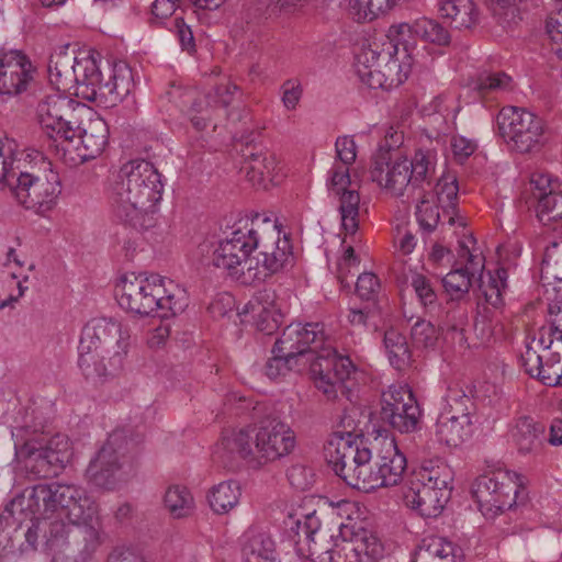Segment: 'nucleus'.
Listing matches in <instances>:
<instances>
[{
  "label": "nucleus",
  "mask_w": 562,
  "mask_h": 562,
  "mask_svg": "<svg viewBox=\"0 0 562 562\" xmlns=\"http://www.w3.org/2000/svg\"><path fill=\"white\" fill-rule=\"evenodd\" d=\"M241 551L244 562H277L276 542L262 530H248Z\"/></svg>",
  "instance_id": "58836bf2"
},
{
  "label": "nucleus",
  "mask_w": 562,
  "mask_h": 562,
  "mask_svg": "<svg viewBox=\"0 0 562 562\" xmlns=\"http://www.w3.org/2000/svg\"><path fill=\"white\" fill-rule=\"evenodd\" d=\"M380 289V282L375 274L364 272L360 274L356 283V292L362 300H373Z\"/></svg>",
  "instance_id": "69168bd1"
},
{
  "label": "nucleus",
  "mask_w": 562,
  "mask_h": 562,
  "mask_svg": "<svg viewBox=\"0 0 562 562\" xmlns=\"http://www.w3.org/2000/svg\"><path fill=\"white\" fill-rule=\"evenodd\" d=\"M531 183L538 190V218L544 224L562 220V183L544 175L532 177Z\"/></svg>",
  "instance_id": "c756f323"
},
{
  "label": "nucleus",
  "mask_w": 562,
  "mask_h": 562,
  "mask_svg": "<svg viewBox=\"0 0 562 562\" xmlns=\"http://www.w3.org/2000/svg\"><path fill=\"white\" fill-rule=\"evenodd\" d=\"M78 353V367L87 380L101 381L121 369L110 367V356L94 346L79 341Z\"/></svg>",
  "instance_id": "f704fd0d"
},
{
  "label": "nucleus",
  "mask_w": 562,
  "mask_h": 562,
  "mask_svg": "<svg viewBox=\"0 0 562 562\" xmlns=\"http://www.w3.org/2000/svg\"><path fill=\"white\" fill-rule=\"evenodd\" d=\"M240 495V484L228 480L214 485L209 492L207 501L214 513L226 514L238 504Z\"/></svg>",
  "instance_id": "79ce46f5"
},
{
  "label": "nucleus",
  "mask_w": 562,
  "mask_h": 562,
  "mask_svg": "<svg viewBox=\"0 0 562 562\" xmlns=\"http://www.w3.org/2000/svg\"><path fill=\"white\" fill-rule=\"evenodd\" d=\"M64 518L66 517L56 514L41 519V522L46 526V537H44V539H46L47 543L54 544L55 542L63 540L68 533Z\"/></svg>",
  "instance_id": "680f3d73"
},
{
  "label": "nucleus",
  "mask_w": 562,
  "mask_h": 562,
  "mask_svg": "<svg viewBox=\"0 0 562 562\" xmlns=\"http://www.w3.org/2000/svg\"><path fill=\"white\" fill-rule=\"evenodd\" d=\"M32 79V64L26 55L15 49L0 50V94L18 95Z\"/></svg>",
  "instance_id": "bb28decb"
},
{
  "label": "nucleus",
  "mask_w": 562,
  "mask_h": 562,
  "mask_svg": "<svg viewBox=\"0 0 562 562\" xmlns=\"http://www.w3.org/2000/svg\"><path fill=\"white\" fill-rule=\"evenodd\" d=\"M77 56L68 52V46L54 52L48 60L47 71L49 82L56 90L68 91L72 89Z\"/></svg>",
  "instance_id": "e433bc0d"
},
{
  "label": "nucleus",
  "mask_w": 562,
  "mask_h": 562,
  "mask_svg": "<svg viewBox=\"0 0 562 562\" xmlns=\"http://www.w3.org/2000/svg\"><path fill=\"white\" fill-rule=\"evenodd\" d=\"M450 147L453 158L463 164L476 150L477 145L473 139L456 135L451 138Z\"/></svg>",
  "instance_id": "338daca9"
},
{
  "label": "nucleus",
  "mask_w": 562,
  "mask_h": 562,
  "mask_svg": "<svg viewBox=\"0 0 562 562\" xmlns=\"http://www.w3.org/2000/svg\"><path fill=\"white\" fill-rule=\"evenodd\" d=\"M252 224L245 225L233 229L225 238L218 241L211 257L212 265L225 271L229 277L241 283H251L246 281L249 262L254 259L249 258L254 251Z\"/></svg>",
  "instance_id": "ddd939ff"
},
{
  "label": "nucleus",
  "mask_w": 562,
  "mask_h": 562,
  "mask_svg": "<svg viewBox=\"0 0 562 562\" xmlns=\"http://www.w3.org/2000/svg\"><path fill=\"white\" fill-rule=\"evenodd\" d=\"M164 503L170 515L175 518L187 517L194 508V501L190 491L180 485L170 486L166 491Z\"/></svg>",
  "instance_id": "49530a36"
},
{
  "label": "nucleus",
  "mask_w": 562,
  "mask_h": 562,
  "mask_svg": "<svg viewBox=\"0 0 562 562\" xmlns=\"http://www.w3.org/2000/svg\"><path fill=\"white\" fill-rule=\"evenodd\" d=\"M252 224L254 258L256 265L249 262L246 281H263L267 277L279 272L293 260L292 245L289 237L283 234L278 225L268 222L266 225Z\"/></svg>",
  "instance_id": "9d476101"
},
{
  "label": "nucleus",
  "mask_w": 562,
  "mask_h": 562,
  "mask_svg": "<svg viewBox=\"0 0 562 562\" xmlns=\"http://www.w3.org/2000/svg\"><path fill=\"white\" fill-rule=\"evenodd\" d=\"M546 31L550 40V49L562 59V8H557L548 16Z\"/></svg>",
  "instance_id": "5fc2aeb1"
},
{
  "label": "nucleus",
  "mask_w": 562,
  "mask_h": 562,
  "mask_svg": "<svg viewBox=\"0 0 562 562\" xmlns=\"http://www.w3.org/2000/svg\"><path fill=\"white\" fill-rule=\"evenodd\" d=\"M507 271L503 268L496 269L493 273L488 272V280L485 282L480 278V290L485 301L493 307L503 305V292L506 288Z\"/></svg>",
  "instance_id": "de8ad7c7"
},
{
  "label": "nucleus",
  "mask_w": 562,
  "mask_h": 562,
  "mask_svg": "<svg viewBox=\"0 0 562 562\" xmlns=\"http://www.w3.org/2000/svg\"><path fill=\"white\" fill-rule=\"evenodd\" d=\"M412 288L420 305L427 313L430 315L439 313L440 306L437 293L429 279L423 274L416 273L412 277Z\"/></svg>",
  "instance_id": "09e8293b"
},
{
  "label": "nucleus",
  "mask_w": 562,
  "mask_h": 562,
  "mask_svg": "<svg viewBox=\"0 0 562 562\" xmlns=\"http://www.w3.org/2000/svg\"><path fill=\"white\" fill-rule=\"evenodd\" d=\"M161 176L147 160L124 164L119 171L112 192L115 216L136 228L151 226L153 214L162 196Z\"/></svg>",
  "instance_id": "f03ea898"
},
{
  "label": "nucleus",
  "mask_w": 562,
  "mask_h": 562,
  "mask_svg": "<svg viewBox=\"0 0 562 562\" xmlns=\"http://www.w3.org/2000/svg\"><path fill=\"white\" fill-rule=\"evenodd\" d=\"M239 315L249 316L258 330L271 335L282 324L283 314L273 290L257 292L239 311Z\"/></svg>",
  "instance_id": "c85d7f7f"
},
{
  "label": "nucleus",
  "mask_w": 562,
  "mask_h": 562,
  "mask_svg": "<svg viewBox=\"0 0 562 562\" xmlns=\"http://www.w3.org/2000/svg\"><path fill=\"white\" fill-rule=\"evenodd\" d=\"M550 323L538 330L541 341L548 344H551L552 339L562 340V306H559L557 312L550 310Z\"/></svg>",
  "instance_id": "e2e57ef3"
},
{
  "label": "nucleus",
  "mask_w": 562,
  "mask_h": 562,
  "mask_svg": "<svg viewBox=\"0 0 562 562\" xmlns=\"http://www.w3.org/2000/svg\"><path fill=\"white\" fill-rule=\"evenodd\" d=\"M115 296L123 310L139 316L168 318L188 306L187 291L160 276L124 274Z\"/></svg>",
  "instance_id": "20e7f679"
},
{
  "label": "nucleus",
  "mask_w": 562,
  "mask_h": 562,
  "mask_svg": "<svg viewBox=\"0 0 562 562\" xmlns=\"http://www.w3.org/2000/svg\"><path fill=\"white\" fill-rule=\"evenodd\" d=\"M476 89L482 93L507 92L514 89V82L504 71L483 72L476 80Z\"/></svg>",
  "instance_id": "8fccbe9b"
},
{
  "label": "nucleus",
  "mask_w": 562,
  "mask_h": 562,
  "mask_svg": "<svg viewBox=\"0 0 562 562\" xmlns=\"http://www.w3.org/2000/svg\"><path fill=\"white\" fill-rule=\"evenodd\" d=\"M168 29L176 34L182 49L188 52H193L195 49V41L192 30L184 22L182 16L176 15L170 22Z\"/></svg>",
  "instance_id": "052dcab7"
},
{
  "label": "nucleus",
  "mask_w": 562,
  "mask_h": 562,
  "mask_svg": "<svg viewBox=\"0 0 562 562\" xmlns=\"http://www.w3.org/2000/svg\"><path fill=\"white\" fill-rule=\"evenodd\" d=\"M0 189H8L26 210L45 216L57 204L60 181L58 175L52 170L45 175L18 171L11 159H2Z\"/></svg>",
  "instance_id": "6e6552de"
},
{
  "label": "nucleus",
  "mask_w": 562,
  "mask_h": 562,
  "mask_svg": "<svg viewBox=\"0 0 562 562\" xmlns=\"http://www.w3.org/2000/svg\"><path fill=\"white\" fill-rule=\"evenodd\" d=\"M74 102L59 93L43 98L36 106V121L43 133L58 144L71 143L78 126L72 122Z\"/></svg>",
  "instance_id": "f3484780"
},
{
  "label": "nucleus",
  "mask_w": 562,
  "mask_h": 562,
  "mask_svg": "<svg viewBox=\"0 0 562 562\" xmlns=\"http://www.w3.org/2000/svg\"><path fill=\"white\" fill-rule=\"evenodd\" d=\"M124 435L122 431H113L106 442L98 451L87 470L86 477L89 483L97 487L113 490L119 481V472L122 463L121 458L124 454L122 442Z\"/></svg>",
  "instance_id": "4be33fe9"
},
{
  "label": "nucleus",
  "mask_w": 562,
  "mask_h": 562,
  "mask_svg": "<svg viewBox=\"0 0 562 562\" xmlns=\"http://www.w3.org/2000/svg\"><path fill=\"white\" fill-rule=\"evenodd\" d=\"M429 474L427 477L425 474L419 476V480L408 477L403 486V501L407 507L416 510L422 517L435 518L441 514L450 497L449 492L440 487L435 490L425 487L424 481L430 482L431 477L435 481L438 480L441 486H445L442 483L447 480V476L440 475L439 472Z\"/></svg>",
  "instance_id": "5701e85b"
},
{
  "label": "nucleus",
  "mask_w": 562,
  "mask_h": 562,
  "mask_svg": "<svg viewBox=\"0 0 562 562\" xmlns=\"http://www.w3.org/2000/svg\"><path fill=\"white\" fill-rule=\"evenodd\" d=\"M499 135L519 153H528L544 140L543 121L524 108L504 106L497 115Z\"/></svg>",
  "instance_id": "4468645a"
},
{
  "label": "nucleus",
  "mask_w": 562,
  "mask_h": 562,
  "mask_svg": "<svg viewBox=\"0 0 562 562\" xmlns=\"http://www.w3.org/2000/svg\"><path fill=\"white\" fill-rule=\"evenodd\" d=\"M383 344L387 359L393 368L401 371L409 366L411 350L404 335L394 328H390L384 333Z\"/></svg>",
  "instance_id": "c03bdc74"
},
{
  "label": "nucleus",
  "mask_w": 562,
  "mask_h": 562,
  "mask_svg": "<svg viewBox=\"0 0 562 562\" xmlns=\"http://www.w3.org/2000/svg\"><path fill=\"white\" fill-rule=\"evenodd\" d=\"M415 553L427 562H460L462 559V550L442 537L424 539Z\"/></svg>",
  "instance_id": "ea45409f"
},
{
  "label": "nucleus",
  "mask_w": 562,
  "mask_h": 562,
  "mask_svg": "<svg viewBox=\"0 0 562 562\" xmlns=\"http://www.w3.org/2000/svg\"><path fill=\"white\" fill-rule=\"evenodd\" d=\"M238 87L226 80L217 83L204 94L195 97L187 111V115L192 126L199 131H204L215 120L216 112L226 109L234 100Z\"/></svg>",
  "instance_id": "b1692460"
},
{
  "label": "nucleus",
  "mask_w": 562,
  "mask_h": 562,
  "mask_svg": "<svg viewBox=\"0 0 562 562\" xmlns=\"http://www.w3.org/2000/svg\"><path fill=\"white\" fill-rule=\"evenodd\" d=\"M281 91L284 108L289 111L295 110L302 98V85L296 79H289L281 86Z\"/></svg>",
  "instance_id": "0e129e2a"
},
{
  "label": "nucleus",
  "mask_w": 562,
  "mask_h": 562,
  "mask_svg": "<svg viewBox=\"0 0 562 562\" xmlns=\"http://www.w3.org/2000/svg\"><path fill=\"white\" fill-rule=\"evenodd\" d=\"M413 344L418 348H434L438 340V330L427 321H417L411 330Z\"/></svg>",
  "instance_id": "603ef678"
},
{
  "label": "nucleus",
  "mask_w": 562,
  "mask_h": 562,
  "mask_svg": "<svg viewBox=\"0 0 562 562\" xmlns=\"http://www.w3.org/2000/svg\"><path fill=\"white\" fill-rule=\"evenodd\" d=\"M326 342L324 327L319 323L291 324L286 326L274 348L297 361L306 352L317 353Z\"/></svg>",
  "instance_id": "393cba45"
},
{
  "label": "nucleus",
  "mask_w": 562,
  "mask_h": 562,
  "mask_svg": "<svg viewBox=\"0 0 562 562\" xmlns=\"http://www.w3.org/2000/svg\"><path fill=\"white\" fill-rule=\"evenodd\" d=\"M473 432L472 422L456 420L438 416L436 423V437L440 443L448 447H460Z\"/></svg>",
  "instance_id": "a19ab883"
},
{
  "label": "nucleus",
  "mask_w": 562,
  "mask_h": 562,
  "mask_svg": "<svg viewBox=\"0 0 562 562\" xmlns=\"http://www.w3.org/2000/svg\"><path fill=\"white\" fill-rule=\"evenodd\" d=\"M438 11L454 29H471L479 22V10L472 0H439Z\"/></svg>",
  "instance_id": "c9c22d12"
},
{
  "label": "nucleus",
  "mask_w": 562,
  "mask_h": 562,
  "mask_svg": "<svg viewBox=\"0 0 562 562\" xmlns=\"http://www.w3.org/2000/svg\"><path fill=\"white\" fill-rule=\"evenodd\" d=\"M353 371L350 358L338 355L330 345H325L311 363L315 386L327 400H336L339 394L346 393L345 383Z\"/></svg>",
  "instance_id": "dca6fc26"
},
{
  "label": "nucleus",
  "mask_w": 562,
  "mask_h": 562,
  "mask_svg": "<svg viewBox=\"0 0 562 562\" xmlns=\"http://www.w3.org/2000/svg\"><path fill=\"white\" fill-rule=\"evenodd\" d=\"M27 436V427L12 431L16 461L27 475L34 479L54 476L70 461L72 452L67 436L57 434L48 440Z\"/></svg>",
  "instance_id": "0eeeda50"
},
{
  "label": "nucleus",
  "mask_w": 562,
  "mask_h": 562,
  "mask_svg": "<svg viewBox=\"0 0 562 562\" xmlns=\"http://www.w3.org/2000/svg\"><path fill=\"white\" fill-rule=\"evenodd\" d=\"M294 531V542L299 546V550L303 551L304 546L307 547L308 558L312 560L313 547L322 548L325 550L329 544L327 533L321 530V521L315 512L304 516V520H296Z\"/></svg>",
  "instance_id": "4c0bfd02"
},
{
  "label": "nucleus",
  "mask_w": 562,
  "mask_h": 562,
  "mask_svg": "<svg viewBox=\"0 0 562 562\" xmlns=\"http://www.w3.org/2000/svg\"><path fill=\"white\" fill-rule=\"evenodd\" d=\"M381 418L400 432L418 428L422 409L407 385H391L382 393Z\"/></svg>",
  "instance_id": "aec40b11"
},
{
  "label": "nucleus",
  "mask_w": 562,
  "mask_h": 562,
  "mask_svg": "<svg viewBox=\"0 0 562 562\" xmlns=\"http://www.w3.org/2000/svg\"><path fill=\"white\" fill-rule=\"evenodd\" d=\"M416 218L424 232H434L440 220L438 206L430 204L428 200L423 198L416 207Z\"/></svg>",
  "instance_id": "13d9d810"
},
{
  "label": "nucleus",
  "mask_w": 562,
  "mask_h": 562,
  "mask_svg": "<svg viewBox=\"0 0 562 562\" xmlns=\"http://www.w3.org/2000/svg\"><path fill=\"white\" fill-rule=\"evenodd\" d=\"M341 539L325 550L313 547V562H378L383 544L374 531L357 524L341 525Z\"/></svg>",
  "instance_id": "1a4fd4ad"
},
{
  "label": "nucleus",
  "mask_w": 562,
  "mask_h": 562,
  "mask_svg": "<svg viewBox=\"0 0 562 562\" xmlns=\"http://www.w3.org/2000/svg\"><path fill=\"white\" fill-rule=\"evenodd\" d=\"M371 449L374 450L376 471H372V463L368 461L360 491L368 493L380 487L397 485L403 479L407 461L394 439H375Z\"/></svg>",
  "instance_id": "2eb2a0df"
},
{
  "label": "nucleus",
  "mask_w": 562,
  "mask_h": 562,
  "mask_svg": "<svg viewBox=\"0 0 562 562\" xmlns=\"http://www.w3.org/2000/svg\"><path fill=\"white\" fill-rule=\"evenodd\" d=\"M255 148H251L254 150ZM277 159L274 154L258 149L246 154V176L256 187L267 188L274 181L277 175Z\"/></svg>",
  "instance_id": "72a5a7b5"
},
{
  "label": "nucleus",
  "mask_w": 562,
  "mask_h": 562,
  "mask_svg": "<svg viewBox=\"0 0 562 562\" xmlns=\"http://www.w3.org/2000/svg\"><path fill=\"white\" fill-rule=\"evenodd\" d=\"M532 344H536L541 352L531 345L526 346L520 357L526 373L539 379L546 385L562 386V340L552 339L551 344L542 342L541 335L537 334Z\"/></svg>",
  "instance_id": "a211bd4d"
},
{
  "label": "nucleus",
  "mask_w": 562,
  "mask_h": 562,
  "mask_svg": "<svg viewBox=\"0 0 562 562\" xmlns=\"http://www.w3.org/2000/svg\"><path fill=\"white\" fill-rule=\"evenodd\" d=\"M524 493L518 474L502 469L480 475L472 485L473 498L487 518L512 509Z\"/></svg>",
  "instance_id": "9b49d317"
},
{
  "label": "nucleus",
  "mask_w": 562,
  "mask_h": 562,
  "mask_svg": "<svg viewBox=\"0 0 562 562\" xmlns=\"http://www.w3.org/2000/svg\"><path fill=\"white\" fill-rule=\"evenodd\" d=\"M327 190L338 201L341 227L347 235H355L359 228L360 195L351 189L349 167L335 161L328 171Z\"/></svg>",
  "instance_id": "412c9836"
},
{
  "label": "nucleus",
  "mask_w": 562,
  "mask_h": 562,
  "mask_svg": "<svg viewBox=\"0 0 562 562\" xmlns=\"http://www.w3.org/2000/svg\"><path fill=\"white\" fill-rule=\"evenodd\" d=\"M179 0H155L151 5L153 18L162 23L164 20L171 18L178 8Z\"/></svg>",
  "instance_id": "774afa93"
},
{
  "label": "nucleus",
  "mask_w": 562,
  "mask_h": 562,
  "mask_svg": "<svg viewBox=\"0 0 562 562\" xmlns=\"http://www.w3.org/2000/svg\"><path fill=\"white\" fill-rule=\"evenodd\" d=\"M296 360L288 357L282 352H278L277 348L272 349V357L265 366V373L271 380H277L284 376L288 372L294 369Z\"/></svg>",
  "instance_id": "864d4df0"
},
{
  "label": "nucleus",
  "mask_w": 562,
  "mask_h": 562,
  "mask_svg": "<svg viewBox=\"0 0 562 562\" xmlns=\"http://www.w3.org/2000/svg\"><path fill=\"white\" fill-rule=\"evenodd\" d=\"M361 417L362 413L359 407L355 406L353 404L345 407L339 420L341 430L335 431L331 436L350 435L355 438V440H362V436L357 434Z\"/></svg>",
  "instance_id": "6e6d98bb"
},
{
  "label": "nucleus",
  "mask_w": 562,
  "mask_h": 562,
  "mask_svg": "<svg viewBox=\"0 0 562 562\" xmlns=\"http://www.w3.org/2000/svg\"><path fill=\"white\" fill-rule=\"evenodd\" d=\"M436 162L437 154L432 149L419 148L411 160L392 159L389 151L381 150L372 158L370 178L389 194L403 196L431 187Z\"/></svg>",
  "instance_id": "39448f33"
},
{
  "label": "nucleus",
  "mask_w": 562,
  "mask_h": 562,
  "mask_svg": "<svg viewBox=\"0 0 562 562\" xmlns=\"http://www.w3.org/2000/svg\"><path fill=\"white\" fill-rule=\"evenodd\" d=\"M414 58L402 43L392 41L363 45L356 55L355 69L371 89L390 90L401 86L412 71Z\"/></svg>",
  "instance_id": "423d86ee"
},
{
  "label": "nucleus",
  "mask_w": 562,
  "mask_h": 562,
  "mask_svg": "<svg viewBox=\"0 0 562 562\" xmlns=\"http://www.w3.org/2000/svg\"><path fill=\"white\" fill-rule=\"evenodd\" d=\"M484 265L477 262L476 267H461L451 270L443 279L442 285L452 300L462 299L472 285V279L476 273H481Z\"/></svg>",
  "instance_id": "37998d69"
},
{
  "label": "nucleus",
  "mask_w": 562,
  "mask_h": 562,
  "mask_svg": "<svg viewBox=\"0 0 562 562\" xmlns=\"http://www.w3.org/2000/svg\"><path fill=\"white\" fill-rule=\"evenodd\" d=\"M109 81L99 88L98 102L108 106H114L122 102L132 91L134 86L132 69L124 61L115 63L111 69Z\"/></svg>",
  "instance_id": "473e14b6"
},
{
  "label": "nucleus",
  "mask_w": 562,
  "mask_h": 562,
  "mask_svg": "<svg viewBox=\"0 0 562 562\" xmlns=\"http://www.w3.org/2000/svg\"><path fill=\"white\" fill-rule=\"evenodd\" d=\"M474 409L472 400L461 390H449L446 396V405L439 416L456 420L472 422Z\"/></svg>",
  "instance_id": "a18cd8bd"
},
{
  "label": "nucleus",
  "mask_w": 562,
  "mask_h": 562,
  "mask_svg": "<svg viewBox=\"0 0 562 562\" xmlns=\"http://www.w3.org/2000/svg\"><path fill=\"white\" fill-rule=\"evenodd\" d=\"M336 161L339 165L350 167L357 158V145L353 137L339 136L335 143Z\"/></svg>",
  "instance_id": "bf43d9fd"
},
{
  "label": "nucleus",
  "mask_w": 562,
  "mask_h": 562,
  "mask_svg": "<svg viewBox=\"0 0 562 562\" xmlns=\"http://www.w3.org/2000/svg\"><path fill=\"white\" fill-rule=\"evenodd\" d=\"M324 456L333 471L350 487L360 491L363 471L372 459V449L363 440L350 435L330 436L324 447Z\"/></svg>",
  "instance_id": "f8f14e48"
},
{
  "label": "nucleus",
  "mask_w": 562,
  "mask_h": 562,
  "mask_svg": "<svg viewBox=\"0 0 562 562\" xmlns=\"http://www.w3.org/2000/svg\"><path fill=\"white\" fill-rule=\"evenodd\" d=\"M295 447L293 429L281 420L271 419L224 432L216 453L226 464L244 460L251 467H262L290 456Z\"/></svg>",
  "instance_id": "7ed1b4c3"
},
{
  "label": "nucleus",
  "mask_w": 562,
  "mask_h": 562,
  "mask_svg": "<svg viewBox=\"0 0 562 562\" xmlns=\"http://www.w3.org/2000/svg\"><path fill=\"white\" fill-rule=\"evenodd\" d=\"M435 472L437 474L439 472L440 475L443 474L445 476H447L446 482L442 483L445 486L439 485L438 480H436V483H435L434 477H431V479H429L430 482L424 481L425 487H429V488H434V490L437 488V487H440V488L446 490L447 492H449V496H450L451 495V490H452V486H451L452 473H451L450 468L447 464H443V463L424 464L419 469L415 470L412 473V475L409 476V479H412V480H419L420 477H418V476H423L425 474V476L427 477V475L428 476L430 475L429 473L434 474Z\"/></svg>",
  "instance_id": "3c124183"
},
{
  "label": "nucleus",
  "mask_w": 562,
  "mask_h": 562,
  "mask_svg": "<svg viewBox=\"0 0 562 562\" xmlns=\"http://www.w3.org/2000/svg\"><path fill=\"white\" fill-rule=\"evenodd\" d=\"M387 38L402 43L412 53L415 47V38L437 46H447L451 42L449 31L437 20L428 18L417 19L412 24L403 22L391 25Z\"/></svg>",
  "instance_id": "a878e982"
},
{
  "label": "nucleus",
  "mask_w": 562,
  "mask_h": 562,
  "mask_svg": "<svg viewBox=\"0 0 562 562\" xmlns=\"http://www.w3.org/2000/svg\"><path fill=\"white\" fill-rule=\"evenodd\" d=\"M130 334L114 319L97 318L82 329L80 342L94 346L110 356V367L122 368L127 353Z\"/></svg>",
  "instance_id": "6ab92c4d"
},
{
  "label": "nucleus",
  "mask_w": 562,
  "mask_h": 562,
  "mask_svg": "<svg viewBox=\"0 0 562 562\" xmlns=\"http://www.w3.org/2000/svg\"><path fill=\"white\" fill-rule=\"evenodd\" d=\"M509 440L517 453L529 459L543 456L547 448L546 426L529 416H520L509 427Z\"/></svg>",
  "instance_id": "cd10ccee"
},
{
  "label": "nucleus",
  "mask_w": 562,
  "mask_h": 562,
  "mask_svg": "<svg viewBox=\"0 0 562 562\" xmlns=\"http://www.w3.org/2000/svg\"><path fill=\"white\" fill-rule=\"evenodd\" d=\"M12 516L43 519L59 514L72 525L85 539L98 540V505L86 491L72 484L40 483L25 490L10 503Z\"/></svg>",
  "instance_id": "f257e3e1"
},
{
  "label": "nucleus",
  "mask_w": 562,
  "mask_h": 562,
  "mask_svg": "<svg viewBox=\"0 0 562 562\" xmlns=\"http://www.w3.org/2000/svg\"><path fill=\"white\" fill-rule=\"evenodd\" d=\"M103 80L100 66L92 54L77 57L72 77V89L75 94L88 101L98 102L99 88H102Z\"/></svg>",
  "instance_id": "7c9ffc66"
},
{
  "label": "nucleus",
  "mask_w": 562,
  "mask_h": 562,
  "mask_svg": "<svg viewBox=\"0 0 562 562\" xmlns=\"http://www.w3.org/2000/svg\"><path fill=\"white\" fill-rule=\"evenodd\" d=\"M77 136L80 138V147L77 149L81 159H94L108 145L109 127L102 117L94 116L89 119L81 128L78 127Z\"/></svg>",
  "instance_id": "2f4dec72"
},
{
  "label": "nucleus",
  "mask_w": 562,
  "mask_h": 562,
  "mask_svg": "<svg viewBox=\"0 0 562 562\" xmlns=\"http://www.w3.org/2000/svg\"><path fill=\"white\" fill-rule=\"evenodd\" d=\"M438 203L443 209L454 210L457 206L459 187L454 178L439 179L435 187Z\"/></svg>",
  "instance_id": "4d7b16f0"
}]
</instances>
